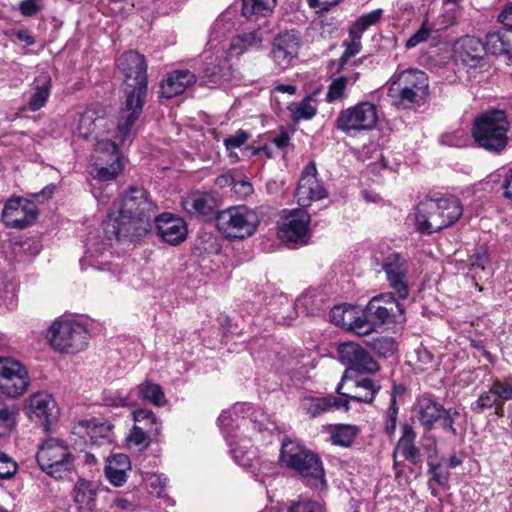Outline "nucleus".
Instances as JSON below:
<instances>
[{"label": "nucleus", "mask_w": 512, "mask_h": 512, "mask_svg": "<svg viewBox=\"0 0 512 512\" xmlns=\"http://www.w3.org/2000/svg\"><path fill=\"white\" fill-rule=\"evenodd\" d=\"M463 207L454 196L426 199L415 208V227L421 234H433L452 226L459 220Z\"/></svg>", "instance_id": "nucleus-6"}, {"label": "nucleus", "mask_w": 512, "mask_h": 512, "mask_svg": "<svg viewBox=\"0 0 512 512\" xmlns=\"http://www.w3.org/2000/svg\"><path fill=\"white\" fill-rule=\"evenodd\" d=\"M382 270L393 294L397 295L399 300H406L409 296L408 261L397 252L391 253L384 258Z\"/></svg>", "instance_id": "nucleus-17"}, {"label": "nucleus", "mask_w": 512, "mask_h": 512, "mask_svg": "<svg viewBox=\"0 0 512 512\" xmlns=\"http://www.w3.org/2000/svg\"><path fill=\"white\" fill-rule=\"evenodd\" d=\"M387 85L392 104L403 109L420 105L429 93L428 75L416 68L396 71Z\"/></svg>", "instance_id": "nucleus-7"}, {"label": "nucleus", "mask_w": 512, "mask_h": 512, "mask_svg": "<svg viewBox=\"0 0 512 512\" xmlns=\"http://www.w3.org/2000/svg\"><path fill=\"white\" fill-rule=\"evenodd\" d=\"M311 218L304 209H292L283 216L279 227V237L287 242L306 244L310 237L309 224Z\"/></svg>", "instance_id": "nucleus-18"}, {"label": "nucleus", "mask_w": 512, "mask_h": 512, "mask_svg": "<svg viewBox=\"0 0 512 512\" xmlns=\"http://www.w3.org/2000/svg\"><path fill=\"white\" fill-rule=\"evenodd\" d=\"M17 463L6 453L0 457V481L9 480L17 473Z\"/></svg>", "instance_id": "nucleus-56"}, {"label": "nucleus", "mask_w": 512, "mask_h": 512, "mask_svg": "<svg viewBox=\"0 0 512 512\" xmlns=\"http://www.w3.org/2000/svg\"><path fill=\"white\" fill-rule=\"evenodd\" d=\"M73 434L83 438L85 443L96 446L111 444L114 439L113 425L97 419L80 421L74 426Z\"/></svg>", "instance_id": "nucleus-23"}, {"label": "nucleus", "mask_w": 512, "mask_h": 512, "mask_svg": "<svg viewBox=\"0 0 512 512\" xmlns=\"http://www.w3.org/2000/svg\"><path fill=\"white\" fill-rule=\"evenodd\" d=\"M233 190L240 197H246L252 193L253 187L248 181L240 180L234 181Z\"/></svg>", "instance_id": "nucleus-63"}, {"label": "nucleus", "mask_w": 512, "mask_h": 512, "mask_svg": "<svg viewBox=\"0 0 512 512\" xmlns=\"http://www.w3.org/2000/svg\"><path fill=\"white\" fill-rule=\"evenodd\" d=\"M47 339L55 351L76 353L87 347L89 332L75 319L58 318L50 325Z\"/></svg>", "instance_id": "nucleus-11"}, {"label": "nucleus", "mask_w": 512, "mask_h": 512, "mask_svg": "<svg viewBox=\"0 0 512 512\" xmlns=\"http://www.w3.org/2000/svg\"><path fill=\"white\" fill-rule=\"evenodd\" d=\"M288 109L291 112L292 120L295 122L310 120L317 112V106L311 97H305L299 103L290 104Z\"/></svg>", "instance_id": "nucleus-46"}, {"label": "nucleus", "mask_w": 512, "mask_h": 512, "mask_svg": "<svg viewBox=\"0 0 512 512\" xmlns=\"http://www.w3.org/2000/svg\"><path fill=\"white\" fill-rule=\"evenodd\" d=\"M264 40L263 31L260 28L243 31L235 35L229 45V51L240 56L245 52L259 50Z\"/></svg>", "instance_id": "nucleus-32"}, {"label": "nucleus", "mask_w": 512, "mask_h": 512, "mask_svg": "<svg viewBox=\"0 0 512 512\" xmlns=\"http://www.w3.org/2000/svg\"><path fill=\"white\" fill-rule=\"evenodd\" d=\"M104 112L96 106L87 107L75 119L76 126L73 129L74 133L83 139H88L95 129L105 122Z\"/></svg>", "instance_id": "nucleus-30"}, {"label": "nucleus", "mask_w": 512, "mask_h": 512, "mask_svg": "<svg viewBox=\"0 0 512 512\" xmlns=\"http://www.w3.org/2000/svg\"><path fill=\"white\" fill-rule=\"evenodd\" d=\"M383 16L384 10L382 8H378L368 13H364L356 19L351 30L363 35V33L370 27L380 23L383 19Z\"/></svg>", "instance_id": "nucleus-50"}, {"label": "nucleus", "mask_w": 512, "mask_h": 512, "mask_svg": "<svg viewBox=\"0 0 512 512\" xmlns=\"http://www.w3.org/2000/svg\"><path fill=\"white\" fill-rule=\"evenodd\" d=\"M472 137L488 152L500 154L512 141V126L504 110L491 109L474 119Z\"/></svg>", "instance_id": "nucleus-5"}, {"label": "nucleus", "mask_w": 512, "mask_h": 512, "mask_svg": "<svg viewBox=\"0 0 512 512\" xmlns=\"http://www.w3.org/2000/svg\"><path fill=\"white\" fill-rule=\"evenodd\" d=\"M124 75L127 88L126 99L119 111L117 137L121 143L131 141L133 126L143 111L147 94V64L144 55L135 50L123 53L116 61Z\"/></svg>", "instance_id": "nucleus-2"}, {"label": "nucleus", "mask_w": 512, "mask_h": 512, "mask_svg": "<svg viewBox=\"0 0 512 512\" xmlns=\"http://www.w3.org/2000/svg\"><path fill=\"white\" fill-rule=\"evenodd\" d=\"M361 37V34L350 29L349 38L343 42L345 50L338 60L337 73L343 72L348 59L360 52Z\"/></svg>", "instance_id": "nucleus-44"}, {"label": "nucleus", "mask_w": 512, "mask_h": 512, "mask_svg": "<svg viewBox=\"0 0 512 512\" xmlns=\"http://www.w3.org/2000/svg\"><path fill=\"white\" fill-rule=\"evenodd\" d=\"M322 299L314 292H305L297 298L294 307L298 314L314 315L321 310Z\"/></svg>", "instance_id": "nucleus-45"}, {"label": "nucleus", "mask_w": 512, "mask_h": 512, "mask_svg": "<svg viewBox=\"0 0 512 512\" xmlns=\"http://www.w3.org/2000/svg\"><path fill=\"white\" fill-rule=\"evenodd\" d=\"M302 410L311 418H315L333 408L348 410L347 401L334 396L305 397L301 402Z\"/></svg>", "instance_id": "nucleus-33"}, {"label": "nucleus", "mask_w": 512, "mask_h": 512, "mask_svg": "<svg viewBox=\"0 0 512 512\" xmlns=\"http://www.w3.org/2000/svg\"><path fill=\"white\" fill-rule=\"evenodd\" d=\"M416 432L414 428L408 424L402 426V434L397 442L396 448L393 453V458L396 459L397 453H400L403 458L411 464H418L421 462V453L415 445ZM396 463V460H394Z\"/></svg>", "instance_id": "nucleus-31"}, {"label": "nucleus", "mask_w": 512, "mask_h": 512, "mask_svg": "<svg viewBox=\"0 0 512 512\" xmlns=\"http://www.w3.org/2000/svg\"><path fill=\"white\" fill-rule=\"evenodd\" d=\"M182 206L190 215L206 217L214 213L216 201L212 194L197 191L184 198Z\"/></svg>", "instance_id": "nucleus-34"}, {"label": "nucleus", "mask_w": 512, "mask_h": 512, "mask_svg": "<svg viewBox=\"0 0 512 512\" xmlns=\"http://www.w3.org/2000/svg\"><path fill=\"white\" fill-rule=\"evenodd\" d=\"M398 407L393 403H390L387 410V418L384 426L385 432L391 436L394 434L397 426Z\"/></svg>", "instance_id": "nucleus-60"}, {"label": "nucleus", "mask_w": 512, "mask_h": 512, "mask_svg": "<svg viewBox=\"0 0 512 512\" xmlns=\"http://www.w3.org/2000/svg\"><path fill=\"white\" fill-rule=\"evenodd\" d=\"M30 383L24 365L11 357H0V391L8 397L22 395Z\"/></svg>", "instance_id": "nucleus-14"}, {"label": "nucleus", "mask_w": 512, "mask_h": 512, "mask_svg": "<svg viewBox=\"0 0 512 512\" xmlns=\"http://www.w3.org/2000/svg\"><path fill=\"white\" fill-rule=\"evenodd\" d=\"M158 436L150 434V431H145V427H142V425H134L127 437V443L130 447L134 446L138 450H143Z\"/></svg>", "instance_id": "nucleus-49"}, {"label": "nucleus", "mask_w": 512, "mask_h": 512, "mask_svg": "<svg viewBox=\"0 0 512 512\" xmlns=\"http://www.w3.org/2000/svg\"><path fill=\"white\" fill-rule=\"evenodd\" d=\"M276 0H243L242 15L248 19L267 16L276 6Z\"/></svg>", "instance_id": "nucleus-42"}, {"label": "nucleus", "mask_w": 512, "mask_h": 512, "mask_svg": "<svg viewBox=\"0 0 512 512\" xmlns=\"http://www.w3.org/2000/svg\"><path fill=\"white\" fill-rule=\"evenodd\" d=\"M512 30H497L485 35V47L487 52L496 56H505L509 47Z\"/></svg>", "instance_id": "nucleus-41"}, {"label": "nucleus", "mask_w": 512, "mask_h": 512, "mask_svg": "<svg viewBox=\"0 0 512 512\" xmlns=\"http://www.w3.org/2000/svg\"><path fill=\"white\" fill-rule=\"evenodd\" d=\"M486 52L485 42L474 36L462 37L456 43V53L466 65L474 66L484 58Z\"/></svg>", "instance_id": "nucleus-28"}, {"label": "nucleus", "mask_w": 512, "mask_h": 512, "mask_svg": "<svg viewBox=\"0 0 512 512\" xmlns=\"http://www.w3.org/2000/svg\"><path fill=\"white\" fill-rule=\"evenodd\" d=\"M37 217L35 206L27 200L10 199L2 211V220L6 226L23 229Z\"/></svg>", "instance_id": "nucleus-22"}, {"label": "nucleus", "mask_w": 512, "mask_h": 512, "mask_svg": "<svg viewBox=\"0 0 512 512\" xmlns=\"http://www.w3.org/2000/svg\"><path fill=\"white\" fill-rule=\"evenodd\" d=\"M153 222L158 236L166 243L175 246L186 239L187 225L185 221L172 213L154 215Z\"/></svg>", "instance_id": "nucleus-24"}, {"label": "nucleus", "mask_w": 512, "mask_h": 512, "mask_svg": "<svg viewBox=\"0 0 512 512\" xmlns=\"http://www.w3.org/2000/svg\"><path fill=\"white\" fill-rule=\"evenodd\" d=\"M17 409L0 398V437L10 434L16 423Z\"/></svg>", "instance_id": "nucleus-48"}, {"label": "nucleus", "mask_w": 512, "mask_h": 512, "mask_svg": "<svg viewBox=\"0 0 512 512\" xmlns=\"http://www.w3.org/2000/svg\"><path fill=\"white\" fill-rule=\"evenodd\" d=\"M295 196L302 207L309 206L313 201L327 197V191L317 177V168L314 162H309L303 169Z\"/></svg>", "instance_id": "nucleus-19"}, {"label": "nucleus", "mask_w": 512, "mask_h": 512, "mask_svg": "<svg viewBox=\"0 0 512 512\" xmlns=\"http://www.w3.org/2000/svg\"><path fill=\"white\" fill-rule=\"evenodd\" d=\"M403 313L404 306L393 293L377 295L368 302L358 317V324L355 325L357 335L365 336L384 324L394 323Z\"/></svg>", "instance_id": "nucleus-8"}, {"label": "nucleus", "mask_w": 512, "mask_h": 512, "mask_svg": "<svg viewBox=\"0 0 512 512\" xmlns=\"http://www.w3.org/2000/svg\"><path fill=\"white\" fill-rule=\"evenodd\" d=\"M32 93L27 101V109L36 112L42 109L51 95L52 79L48 73L36 76L31 84Z\"/></svg>", "instance_id": "nucleus-29"}, {"label": "nucleus", "mask_w": 512, "mask_h": 512, "mask_svg": "<svg viewBox=\"0 0 512 512\" xmlns=\"http://www.w3.org/2000/svg\"><path fill=\"white\" fill-rule=\"evenodd\" d=\"M358 431V428L354 425H335L330 428V439L334 445L349 447L355 440Z\"/></svg>", "instance_id": "nucleus-43"}, {"label": "nucleus", "mask_w": 512, "mask_h": 512, "mask_svg": "<svg viewBox=\"0 0 512 512\" xmlns=\"http://www.w3.org/2000/svg\"><path fill=\"white\" fill-rule=\"evenodd\" d=\"M95 153L97 159L101 162L113 161L115 158L121 159L118 146L110 139H98L95 146Z\"/></svg>", "instance_id": "nucleus-51"}, {"label": "nucleus", "mask_w": 512, "mask_h": 512, "mask_svg": "<svg viewBox=\"0 0 512 512\" xmlns=\"http://www.w3.org/2000/svg\"><path fill=\"white\" fill-rule=\"evenodd\" d=\"M498 21L504 26L512 28V3L504 6L501 13L498 15Z\"/></svg>", "instance_id": "nucleus-64"}, {"label": "nucleus", "mask_w": 512, "mask_h": 512, "mask_svg": "<svg viewBox=\"0 0 512 512\" xmlns=\"http://www.w3.org/2000/svg\"><path fill=\"white\" fill-rule=\"evenodd\" d=\"M359 77L360 73L353 71L334 78L328 86L325 98L326 102L333 103L343 99L347 86L355 84L359 80Z\"/></svg>", "instance_id": "nucleus-39"}, {"label": "nucleus", "mask_w": 512, "mask_h": 512, "mask_svg": "<svg viewBox=\"0 0 512 512\" xmlns=\"http://www.w3.org/2000/svg\"><path fill=\"white\" fill-rule=\"evenodd\" d=\"M512 400V383L508 380L495 379L487 391L482 392L477 400L471 403L470 409L476 414L495 408L494 414L504 415V402Z\"/></svg>", "instance_id": "nucleus-16"}, {"label": "nucleus", "mask_w": 512, "mask_h": 512, "mask_svg": "<svg viewBox=\"0 0 512 512\" xmlns=\"http://www.w3.org/2000/svg\"><path fill=\"white\" fill-rule=\"evenodd\" d=\"M130 470L131 462L125 454H114L106 460L105 476L116 487L124 485L127 481V472Z\"/></svg>", "instance_id": "nucleus-35"}, {"label": "nucleus", "mask_w": 512, "mask_h": 512, "mask_svg": "<svg viewBox=\"0 0 512 512\" xmlns=\"http://www.w3.org/2000/svg\"><path fill=\"white\" fill-rule=\"evenodd\" d=\"M40 469L55 479H64L74 472V456L68 445L59 438H49L41 443L36 453Z\"/></svg>", "instance_id": "nucleus-10"}, {"label": "nucleus", "mask_w": 512, "mask_h": 512, "mask_svg": "<svg viewBox=\"0 0 512 512\" xmlns=\"http://www.w3.org/2000/svg\"><path fill=\"white\" fill-rule=\"evenodd\" d=\"M96 491L91 482L80 479L74 487V502L81 512H90L95 507Z\"/></svg>", "instance_id": "nucleus-37"}, {"label": "nucleus", "mask_w": 512, "mask_h": 512, "mask_svg": "<svg viewBox=\"0 0 512 512\" xmlns=\"http://www.w3.org/2000/svg\"><path fill=\"white\" fill-rule=\"evenodd\" d=\"M377 122V107L365 101L341 110L335 120V127L348 136H356L373 130Z\"/></svg>", "instance_id": "nucleus-13"}, {"label": "nucleus", "mask_w": 512, "mask_h": 512, "mask_svg": "<svg viewBox=\"0 0 512 512\" xmlns=\"http://www.w3.org/2000/svg\"><path fill=\"white\" fill-rule=\"evenodd\" d=\"M329 317L331 322L335 325L347 327L357 334L355 325L358 324L359 316H356L355 307L346 304L335 305L331 309Z\"/></svg>", "instance_id": "nucleus-40"}, {"label": "nucleus", "mask_w": 512, "mask_h": 512, "mask_svg": "<svg viewBox=\"0 0 512 512\" xmlns=\"http://www.w3.org/2000/svg\"><path fill=\"white\" fill-rule=\"evenodd\" d=\"M288 512H325V510L320 502L301 501L293 504Z\"/></svg>", "instance_id": "nucleus-58"}, {"label": "nucleus", "mask_w": 512, "mask_h": 512, "mask_svg": "<svg viewBox=\"0 0 512 512\" xmlns=\"http://www.w3.org/2000/svg\"><path fill=\"white\" fill-rule=\"evenodd\" d=\"M135 391L141 400L151 403L154 406L163 407L167 404V399L162 387L149 379H145L138 384Z\"/></svg>", "instance_id": "nucleus-38"}, {"label": "nucleus", "mask_w": 512, "mask_h": 512, "mask_svg": "<svg viewBox=\"0 0 512 512\" xmlns=\"http://www.w3.org/2000/svg\"><path fill=\"white\" fill-rule=\"evenodd\" d=\"M247 139L248 134L243 130H239L235 135L226 138L224 144L228 150H232L242 146L247 141Z\"/></svg>", "instance_id": "nucleus-61"}, {"label": "nucleus", "mask_w": 512, "mask_h": 512, "mask_svg": "<svg viewBox=\"0 0 512 512\" xmlns=\"http://www.w3.org/2000/svg\"><path fill=\"white\" fill-rule=\"evenodd\" d=\"M203 78L211 86L229 82L232 78V69L227 58L221 55L207 63L203 69Z\"/></svg>", "instance_id": "nucleus-36"}, {"label": "nucleus", "mask_w": 512, "mask_h": 512, "mask_svg": "<svg viewBox=\"0 0 512 512\" xmlns=\"http://www.w3.org/2000/svg\"><path fill=\"white\" fill-rule=\"evenodd\" d=\"M428 472L432 475V479L439 485L445 486L448 483L450 473L448 470L442 468L441 464L428 463Z\"/></svg>", "instance_id": "nucleus-57"}, {"label": "nucleus", "mask_w": 512, "mask_h": 512, "mask_svg": "<svg viewBox=\"0 0 512 512\" xmlns=\"http://www.w3.org/2000/svg\"><path fill=\"white\" fill-rule=\"evenodd\" d=\"M156 211L157 206L148 192L142 187L131 186L103 221L105 235L108 239L139 240L152 230Z\"/></svg>", "instance_id": "nucleus-1"}, {"label": "nucleus", "mask_w": 512, "mask_h": 512, "mask_svg": "<svg viewBox=\"0 0 512 512\" xmlns=\"http://www.w3.org/2000/svg\"><path fill=\"white\" fill-rule=\"evenodd\" d=\"M107 166L96 168L95 178L99 181H108L114 179L122 171L121 159L115 158L113 161L102 162Z\"/></svg>", "instance_id": "nucleus-52"}, {"label": "nucleus", "mask_w": 512, "mask_h": 512, "mask_svg": "<svg viewBox=\"0 0 512 512\" xmlns=\"http://www.w3.org/2000/svg\"><path fill=\"white\" fill-rule=\"evenodd\" d=\"M134 425H142L145 431H150L152 435H160L161 422L155 414L149 409H137L133 412Z\"/></svg>", "instance_id": "nucleus-47"}, {"label": "nucleus", "mask_w": 512, "mask_h": 512, "mask_svg": "<svg viewBox=\"0 0 512 512\" xmlns=\"http://www.w3.org/2000/svg\"><path fill=\"white\" fill-rule=\"evenodd\" d=\"M301 48V38L295 30L276 35L271 43L270 58L280 70L293 66Z\"/></svg>", "instance_id": "nucleus-15"}, {"label": "nucleus", "mask_w": 512, "mask_h": 512, "mask_svg": "<svg viewBox=\"0 0 512 512\" xmlns=\"http://www.w3.org/2000/svg\"><path fill=\"white\" fill-rule=\"evenodd\" d=\"M349 381L348 370H346L341 378L340 383L336 387V392L342 396V400L363 402V403H372L375 399V396L381 389V385L369 378L364 377L359 380H351V386H348V391H342L345 383Z\"/></svg>", "instance_id": "nucleus-21"}, {"label": "nucleus", "mask_w": 512, "mask_h": 512, "mask_svg": "<svg viewBox=\"0 0 512 512\" xmlns=\"http://www.w3.org/2000/svg\"><path fill=\"white\" fill-rule=\"evenodd\" d=\"M431 32H432V29L428 24V19H425L422 22L420 28L407 39V41L405 43V47L407 49H412V48L416 47L417 45H419L423 42H426L428 40V38L430 37Z\"/></svg>", "instance_id": "nucleus-54"}, {"label": "nucleus", "mask_w": 512, "mask_h": 512, "mask_svg": "<svg viewBox=\"0 0 512 512\" xmlns=\"http://www.w3.org/2000/svg\"><path fill=\"white\" fill-rule=\"evenodd\" d=\"M372 349L383 357H389L395 350V341L390 337H377L371 342Z\"/></svg>", "instance_id": "nucleus-55"}, {"label": "nucleus", "mask_w": 512, "mask_h": 512, "mask_svg": "<svg viewBox=\"0 0 512 512\" xmlns=\"http://www.w3.org/2000/svg\"><path fill=\"white\" fill-rule=\"evenodd\" d=\"M145 481L148 487L157 493V495H160L166 487L168 479L162 474H147Z\"/></svg>", "instance_id": "nucleus-59"}, {"label": "nucleus", "mask_w": 512, "mask_h": 512, "mask_svg": "<svg viewBox=\"0 0 512 512\" xmlns=\"http://www.w3.org/2000/svg\"><path fill=\"white\" fill-rule=\"evenodd\" d=\"M470 270L485 272L487 265L490 262L487 248L485 246H479L475 249L474 253L469 257Z\"/></svg>", "instance_id": "nucleus-53"}, {"label": "nucleus", "mask_w": 512, "mask_h": 512, "mask_svg": "<svg viewBox=\"0 0 512 512\" xmlns=\"http://www.w3.org/2000/svg\"><path fill=\"white\" fill-rule=\"evenodd\" d=\"M29 417L48 429L53 420L57 418L58 408L50 394L38 392L29 398Z\"/></svg>", "instance_id": "nucleus-25"}, {"label": "nucleus", "mask_w": 512, "mask_h": 512, "mask_svg": "<svg viewBox=\"0 0 512 512\" xmlns=\"http://www.w3.org/2000/svg\"><path fill=\"white\" fill-rule=\"evenodd\" d=\"M279 463L300 475L308 485L316 489L326 487L325 472L319 456L298 440L285 438L282 441Z\"/></svg>", "instance_id": "nucleus-4"}, {"label": "nucleus", "mask_w": 512, "mask_h": 512, "mask_svg": "<svg viewBox=\"0 0 512 512\" xmlns=\"http://www.w3.org/2000/svg\"><path fill=\"white\" fill-rule=\"evenodd\" d=\"M341 362L348 366L346 370L358 373H375L379 365L369 352L354 342L342 343L338 348Z\"/></svg>", "instance_id": "nucleus-20"}, {"label": "nucleus", "mask_w": 512, "mask_h": 512, "mask_svg": "<svg viewBox=\"0 0 512 512\" xmlns=\"http://www.w3.org/2000/svg\"><path fill=\"white\" fill-rule=\"evenodd\" d=\"M414 412L416 419L425 431L430 432L436 427H440L453 436L457 435L454 423L459 417V412L455 408L446 409L432 396L423 395L417 398Z\"/></svg>", "instance_id": "nucleus-12"}, {"label": "nucleus", "mask_w": 512, "mask_h": 512, "mask_svg": "<svg viewBox=\"0 0 512 512\" xmlns=\"http://www.w3.org/2000/svg\"><path fill=\"white\" fill-rule=\"evenodd\" d=\"M196 82V76L189 70H175L167 74L160 85L161 97L171 99L182 94Z\"/></svg>", "instance_id": "nucleus-27"}, {"label": "nucleus", "mask_w": 512, "mask_h": 512, "mask_svg": "<svg viewBox=\"0 0 512 512\" xmlns=\"http://www.w3.org/2000/svg\"><path fill=\"white\" fill-rule=\"evenodd\" d=\"M215 222L224 238L243 240L256 232L260 220L253 209L246 205H236L217 212Z\"/></svg>", "instance_id": "nucleus-9"}, {"label": "nucleus", "mask_w": 512, "mask_h": 512, "mask_svg": "<svg viewBox=\"0 0 512 512\" xmlns=\"http://www.w3.org/2000/svg\"><path fill=\"white\" fill-rule=\"evenodd\" d=\"M80 266L82 270H86L89 267L106 272V280L109 282H118L121 280L122 270L109 261L106 260L105 253L101 250H92L91 244H89L84 256L80 259Z\"/></svg>", "instance_id": "nucleus-26"}, {"label": "nucleus", "mask_w": 512, "mask_h": 512, "mask_svg": "<svg viewBox=\"0 0 512 512\" xmlns=\"http://www.w3.org/2000/svg\"><path fill=\"white\" fill-rule=\"evenodd\" d=\"M252 410L253 407L249 403H237L230 410L223 411L218 421L235 462L248 469L256 468V466L259 465L261 472L257 473L256 477L261 483H264L263 476L268 475V472L264 470H268L271 463L260 462L258 450L251 444L250 439H237V435L233 434L234 423H236L237 429L240 427L247 428L249 425H252V428L259 433L268 430L263 423L245 418V416L250 415Z\"/></svg>", "instance_id": "nucleus-3"}, {"label": "nucleus", "mask_w": 512, "mask_h": 512, "mask_svg": "<svg viewBox=\"0 0 512 512\" xmlns=\"http://www.w3.org/2000/svg\"><path fill=\"white\" fill-rule=\"evenodd\" d=\"M39 10L40 7L37 5V0H23L19 3V11L23 16H34Z\"/></svg>", "instance_id": "nucleus-62"}]
</instances>
